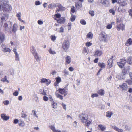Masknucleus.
<instances>
[{
	"instance_id": "nucleus-51",
	"label": "nucleus",
	"mask_w": 132,
	"mask_h": 132,
	"mask_svg": "<svg viewBox=\"0 0 132 132\" xmlns=\"http://www.w3.org/2000/svg\"><path fill=\"white\" fill-rule=\"evenodd\" d=\"M132 40L131 39H129L127 41L126 43V45L127 44H129V45H130L132 44Z\"/></svg>"
},
{
	"instance_id": "nucleus-37",
	"label": "nucleus",
	"mask_w": 132,
	"mask_h": 132,
	"mask_svg": "<svg viewBox=\"0 0 132 132\" xmlns=\"http://www.w3.org/2000/svg\"><path fill=\"white\" fill-rule=\"evenodd\" d=\"M98 65L101 68H103L105 67V65L104 63H99L98 64Z\"/></svg>"
},
{
	"instance_id": "nucleus-22",
	"label": "nucleus",
	"mask_w": 132,
	"mask_h": 132,
	"mask_svg": "<svg viewBox=\"0 0 132 132\" xmlns=\"http://www.w3.org/2000/svg\"><path fill=\"white\" fill-rule=\"evenodd\" d=\"M58 23L60 24L63 23L65 22V19L63 17H61L57 20Z\"/></svg>"
},
{
	"instance_id": "nucleus-41",
	"label": "nucleus",
	"mask_w": 132,
	"mask_h": 132,
	"mask_svg": "<svg viewBox=\"0 0 132 132\" xmlns=\"http://www.w3.org/2000/svg\"><path fill=\"white\" fill-rule=\"evenodd\" d=\"M34 56L35 58L36 59L37 61H40V59L38 56V53L35 55H34Z\"/></svg>"
},
{
	"instance_id": "nucleus-54",
	"label": "nucleus",
	"mask_w": 132,
	"mask_h": 132,
	"mask_svg": "<svg viewBox=\"0 0 132 132\" xmlns=\"http://www.w3.org/2000/svg\"><path fill=\"white\" fill-rule=\"evenodd\" d=\"M57 98H59L61 100H63V96L59 94H57L56 95Z\"/></svg>"
},
{
	"instance_id": "nucleus-8",
	"label": "nucleus",
	"mask_w": 132,
	"mask_h": 132,
	"mask_svg": "<svg viewBox=\"0 0 132 132\" xmlns=\"http://www.w3.org/2000/svg\"><path fill=\"white\" fill-rule=\"evenodd\" d=\"M9 15L7 14H1L0 18L2 21H6L8 19Z\"/></svg>"
},
{
	"instance_id": "nucleus-28",
	"label": "nucleus",
	"mask_w": 132,
	"mask_h": 132,
	"mask_svg": "<svg viewBox=\"0 0 132 132\" xmlns=\"http://www.w3.org/2000/svg\"><path fill=\"white\" fill-rule=\"evenodd\" d=\"M97 93L101 96H103L104 94V91L102 89H100L97 91Z\"/></svg>"
},
{
	"instance_id": "nucleus-45",
	"label": "nucleus",
	"mask_w": 132,
	"mask_h": 132,
	"mask_svg": "<svg viewBox=\"0 0 132 132\" xmlns=\"http://www.w3.org/2000/svg\"><path fill=\"white\" fill-rule=\"evenodd\" d=\"M56 37L54 35H52L51 36V39L53 41H55L56 39Z\"/></svg>"
},
{
	"instance_id": "nucleus-26",
	"label": "nucleus",
	"mask_w": 132,
	"mask_h": 132,
	"mask_svg": "<svg viewBox=\"0 0 132 132\" xmlns=\"http://www.w3.org/2000/svg\"><path fill=\"white\" fill-rule=\"evenodd\" d=\"M127 62L129 65L132 64V56H130L127 58Z\"/></svg>"
},
{
	"instance_id": "nucleus-20",
	"label": "nucleus",
	"mask_w": 132,
	"mask_h": 132,
	"mask_svg": "<svg viewBox=\"0 0 132 132\" xmlns=\"http://www.w3.org/2000/svg\"><path fill=\"white\" fill-rule=\"evenodd\" d=\"M66 63L68 64H70L71 61V57L69 56H67L65 58Z\"/></svg>"
},
{
	"instance_id": "nucleus-6",
	"label": "nucleus",
	"mask_w": 132,
	"mask_h": 132,
	"mask_svg": "<svg viewBox=\"0 0 132 132\" xmlns=\"http://www.w3.org/2000/svg\"><path fill=\"white\" fill-rule=\"evenodd\" d=\"M70 45L69 41L67 40H66L63 42L62 44V47L65 50H67L69 48Z\"/></svg>"
},
{
	"instance_id": "nucleus-4",
	"label": "nucleus",
	"mask_w": 132,
	"mask_h": 132,
	"mask_svg": "<svg viewBox=\"0 0 132 132\" xmlns=\"http://www.w3.org/2000/svg\"><path fill=\"white\" fill-rule=\"evenodd\" d=\"M126 62L127 61L125 59H122L120 60L119 62H117V64L120 68H122L124 66Z\"/></svg>"
},
{
	"instance_id": "nucleus-9",
	"label": "nucleus",
	"mask_w": 132,
	"mask_h": 132,
	"mask_svg": "<svg viewBox=\"0 0 132 132\" xmlns=\"http://www.w3.org/2000/svg\"><path fill=\"white\" fill-rule=\"evenodd\" d=\"M94 52V56L96 57L100 56L102 55L103 53L102 51L98 49H96Z\"/></svg>"
},
{
	"instance_id": "nucleus-21",
	"label": "nucleus",
	"mask_w": 132,
	"mask_h": 132,
	"mask_svg": "<svg viewBox=\"0 0 132 132\" xmlns=\"http://www.w3.org/2000/svg\"><path fill=\"white\" fill-rule=\"evenodd\" d=\"M18 26L17 24L15 23L13 26V29L12 30V31L13 33H15L16 31L17 30Z\"/></svg>"
},
{
	"instance_id": "nucleus-1",
	"label": "nucleus",
	"mask_w": 132,
	"mask_h": 132,
	"mask_svg": "<svg viewBox=\"0 0 132 132\" xmlns=\"http://www.w3.org/2000/svg\"><path fill=\"white\" fill-rule=\"evenodd\" d=\"M2 10L5 11H9L11 9V7L8 4L7 0H2Z\"/></svg>"
},
{
	"instance_id": "nucleus-2",
	"label": "nucleus",
	"mask_w": 132,
	"mask_h": 132,
	"mask_svg": "<svg viewBox=\"0 0 132 132\" xmlns=\"http://www.w3.org/2000/svg\"><path fill=\"white\" fill-rule=\"evenodd\" d=\"M12 26L11 22L7 21L5 22L3 25L4 29L7 32L10 31V29Z\"/></svg>"
},
{
	"instance_id": "nucleus-17",
	"label": "nucleus",
	"mask_w": 132,
	"mask_h": 132,
	"mask_svg": "<svg viewBox=\"0 0 132 132\" xmlns=\"http://www.w3.org/2000/svg\"><path fill=\"white\" fill-rule=\"evenodd\" d=\"M16 49L15 48L13 49V51L15 54V60L16 61H19L20 60L19 55L16 52Z\"/></svg>"
},
{
	"instance_id": "nucleus-23",
	"label": "nucleus",
	"mask_w": 132,
	"mask_h": 132,
	"mask_svg": "<svg viewBox=\"0 0 132 132\" xmlns=\"http://www.w3.org/2000/svg\"><path fill=\"white\" fill-rule=\"evenodd\" d=\"M30 52L33 55H35L37 53L35 48L33 46L31 47V48Z\"/></svg>"
},
{
	"instance_id": "nucleus-10",
	"label": "nucleus",
	"mask_w": 132,
	"mask_h": 132,
	"mask_svg": "<svg viewBox=\"0 0 132 132\" xmlns=\"http://www.w3.org/2000/svg\"><path fill=\"white\" fill-rule=\"evenodd\" d=\"M51 81L49 79L45 78H43L41 79L40 82L41 83H45L47 85H49L51 83Z\"/></svg>"
},
{
	"instance_id": "nucleus-25",
	"label": "nucleus",
	"mask_w": 132,
	"mask_h": 132,
	"mask_svg": "<svg viewBox=\"0 0 132 132\" xmlns=\"http://www.w3.org/2000/svg\"><path fill=\"white\" fill-rule=\"evenodd\" d=\"M123 76L122 75V72L120 74L117 75L116 78L119 80L123 79Z\"/></svg>"
},
{
	"instance_id": "nucleus-19",
	"label": "nucleus",
	"mask_w": 132,
	"mask_h": 132,
	"mask_svg": "<svg viewBox=\"0 0 132 132\" xmlns=\"http://www.w3.org/2000/svg\"><path fill=\"white\" fill-rule=\"evenodd\" d=\"M57 3L55 4L54 3H52L49 4L48 6V8L51 9H53L54 8L57 7Z\"/></svg>"
},
{
	"instance_id": "nucleus-7",
	"label": "nucleus",
	"mask_w": 132,
	"mask_h": 132,
	"mask_svg": "<svg viewBox=\"0 0 132 132\" xmlns=\"http://www.w3.org/2000/svg\"><path fill=\"white\" fill-rule=\"evenodd\" d=\"M124 25L121 23L117 22V24L116 26V28L118 31H120V30L123 31L124 29Z\"/></svg>"
},
{
	"instance_id": "nucleus-57",
	"label": "nucleus",
	"mask_w": 132,
	"mask_h": 132,
	"mask_svg": "<svg viewBox=\"0 0 132 132\" xmlns=\"http://www.w3.org/2000/svg\"><path fill=\"white\" fill-rule=\"evenodd\" d=\"M98 108L101 109H104L105 108V106L102 104H100L99 106H98Z\"/></svg>"
},
{
	"instance_id": "nucleus-44",
	"label": "nucleus",
	"mask_w": 132,
	"mask_h": 132,
	"mask_svg": "<svg viewBox=\"0 0 132 132\" xmlns=\"http://www.w3.org/2000/svg\"><path fill=\"white\" fill-rule=\"evenodd\" d=\"M7 77L5 76L4 78H3L1 79V81L3 82L6 81L7 82H9V81L7 80Z\"/></svg>"
},
{
	"instance_id": "nucleus-64",
	"label": "nucleus",
	"mask_w": 132,
	"mask_h": 132,
	"mask_svg": "<svg viewBox=\"0 0 132 132\" xmlns=\"http://www.w3.org/2000/svg\"><path fill=\"white\" fill-rule=\"evenodd\" d=\"M56 73L57 72L55 70H52L50 74L53 75L56 74Z\"/></svg>"
},
{
	"instance_id": "nucleus-33",
	"label": "nucleus",
	"mask_w": 132,
	"mask_h": 132,
	"mask_svg": "<svg viewBox=\"0 0 132 132\" xmlns=\"http://www.w3.org/2000/svg\"><path fill=\"white\" fill-rule=\"evenodd\" d=\"M101 2L105 5L108 4L109 3V1L107 0H101Z\"/></svg>"
},
{
	"instance_id": "nucleus-31",
	"label": "nucleus",
	"mask_w": 132,
	"mask_h": 132,
	"mask_svg": "<svg viewBox=\"0 0 132 132\" xmlns=\"http://www.w3.org/2000/svg\"><path fill=\"white\" fill-rule=\"evenodd\" d=\"M61 15L59 13H57L54 16V19L56 20H58V19L60 17Z\"/></svg>"
},
{
	"instance_id": "nucleus-39",
	"label": "nucleus",
	"mask_w": 132,
	"mask_h": 132,
	"mask_svg": "<svg viewBox=\"0 0 132 132\" xmlns=\"http://www.w3.org/2000/svg\"><path fill=\"white\" fill-rule=\"evenodd\" d=\"M19 125L20 126L23 127L24 126L25 124L23 121L21 120H20L19 122Z\"/></svg>"
},
{
	"instance_id": "nucleus-18",
	"label": "nucleus",
	"mask_w": 132,
	"mask_h": 132,
	"mask_svg": "<svg viewBox=\"0 0 132 132\" xmlns=\"http://www.w3.org/2000/svg\"><path fill=\"white\" fill-rule=\"evenodd\" d=\"M1 118L4 120L7 121L9 119V116H6L5 114H2L1 115Z\"/></svg>"
},
{
	"instance_id": "nucleus-55",
	"label": "nucleus",
	"mask_w": 132,
	"mask_h": 132,
	"mask_svg": "<svg viewBox=\"0 0 132 132\" xmlns=\"http://www.w3.org/2000/svg\"><path fill=\"white\" fill-rule=\"evenodd\" d=\"M56 81L57 83H59L61 81V78L59 77H57L56 78Z\"/></svg>"
},
{
	"instance_id": "nucleus-24",
	"label": "nucleus",
	"mask_w": 132,
	"mask_h": 132,
	"mask_svg": "<svg viewBox=\"0 0 132 132\" xmlns=\"http://www.w3.org/2000/svg\"><path fill=\"white\" fill-rule=\"evenodd\" d=\"M112 128L118 132H123V129L119 128L115 126H112Z\"/></svg>"
},
{
	"instance_id": "nucleus-47",
	"label": "nucleus",
	"mask_w": 132,
	"mask_h": 132,
	"mask_svg": "<svg viewBox=\"0 0 132 132\" xmlns=\"http://www.w3.org/2000/svg\"><path fill=\"white\" fill-rule=\"evenodd\" d=\"M76 7L79 8L81 7V4L80 3H77L76 4Z\"/></svg>"
},
{
	"instance_id": "nucleus-42",
	"label": "nucleus",
	"mask_w": 132,
	"mask_h": 132,
	"mask_svg": "<svg viewBox=\"0 0 132 132\" xmlns=\"http://www.w3.org/2000/svg\"><path fill=\"white\" fill-rule=\"evenodd\" d=\"M64 32V28L62 27H61L59 29L58 32L59 33H63Z\"/></svg>"
},
{
	"instance_id": "nucleus-52",
	"label": "nucleus",
	"mask_w": 132,
	"mask_h": 132,
	"mask_svg": "<svg viewBox=\"0 0 132 132\" xmlns=\"http://www.w3.org/2000/svg\"><path fill=\"white\" fill-rule=\"evenodd\" d=\"M21 15V14L20 12H19L18 14H17L16 15L18 17V19L20 21H21V20L20 18Z\"/></svg>"
},
{
	"instance_id": "nucleus-60",
	"label": "nucleus",
	"mask_w": 132,
	"mask_h": 132,
	"mask_svg": "<svg viewBox=\"0 0 132 132\" xmlns=\"http://www.w3.org/2000/svg\"><path fill=\"white\" fill-rule=\"evenodd\" d=\"M98 95L96 93H95L93 94H92L91 96V97L92 98H94V97H98Z\"/></svg>"
},
{
	"instance_id": "nucleus-13",
	"label": "nucleus",
	"mask_w": 132,
	"mask_h": 132,
	"mask_svg": "<svg viewBox=\"0 0 132 132\" xmlns=\"http://www.w3.org/2000/svg\"><path fill=\"white\" fill-rule=\"evenodd\" d=\"M97 128L98 129L103 131L106 130V127L104 125L100 124L98 126Z\"/></svg>"
},
{
	"instance_id": "nucleus-11",
	"label": "nucleus",
	"mask_w": 132,
	"mask_h": 132,
	"mask_svg": "<svg viewBox=\"0 0 132 132\" xmlns=\"http://www.w3.org/2000/svg\"><path fill=\"white\" fill-rule=\"evenodd\" d=\"M57 7H58L57 8V10L56 11V12L57 13L60 11H62L64 10V8L60 4L57 3Z\"/></svg>"
},
{
	"instance_id": "nucleus-63",
	"label": "nucleus",
	"mask_w": 132,
	"mask_h": 132,
	"mask_svg": "<svg viewBox=\"0 0 132 132\" xmlns=\"http://www.w3.org/2000/svg\"><path fill=\"white\" fill-rule=\"evenodd\" d=\"M71 15H72V14L74 13V12H75V10L74 7H72L71 8Z\"/></svg>"
},
{
	"instance_id": "nucleus-62",
	"label": "nucleus",
	"mask_w": 132,
	"mask_h": 132,
	"mask_svg": "<svg viewBox=\"0 0 132 132\" xmlns=\"http://www.w3.org/2000/svg\"><path fill=\"white\" fill-rule=\"evenodd\" d=\"M92 45V43L89 42H87L86 44V45L87 46L89 47L91 46Z\"/></svg>"
},
{
	"instance_id": "nucleus-58",
	"label": "nucleus",
	"mask_w": 132,
	"mask_h": 132,
	"mask_svg": "<svg viewBox=\"0 0 132 132\" xmlns=\"http://www.w3.org/2000/svg\"><path fill=\"white\" fill-rule=\"evenodd\" d=\"M125 128L127 130H130L131 129V127L129 126L126 125L125 126Z\"/></svg>"
},
{
	"instance_id": "nucleus-35",
	"label": "nucleus",
	"mask_w": 132,
	"mask_h": 132,
	"mask_svg": "<svg viewBox=\"0 0 132 132\" xmlns=\"http://www.w3.org/2000/svg\"><path fill=\"white\" fill-rule=\"evenodd\" d=\"M60 93L62 94H64L65 92L66 91L65 89V88L62 89L60 88L59 90Z\"/></svg>"
},
{
	"instance_id": "nucleus-59",
	"label": "nucleus",
	"mask_w": 132,
	"mask_h": 132,
	"mask_svg": "<svg viewBox=\"0 0 132 132\" xmlns=\"http://www.w3.org/2000/svg\"><path fill=\"white\" fill-rule=\"evenodd\" d=\"M3 103L5 105H8L9 104V101L8 100L4 101H3Z\"/></svg>"
},
{
	"instance_id": "nucleus-27",
	"label": "nucleus",
	"mask_w": 132,
	"mask_h": 132,
	"mask_svg": "<svg viewBox=\"0 0 132 132\" xmlns=\"http://www.w3.org/2000/svg\"><path fill=\"white\" fill-rule=\"evenodd\" d=\"M92 121L91 120L89 121L88 120V121L87 122L84 123V126H86L88 127L92 124Z\"/></svg>"
},
{
	"instance_id": "nucleus-14",
	"label": "nucleus",
	"mask_w": 132,
	"mask_h": 132,
	"mask_svg": "<svg viewBox=\"0 0 132 132\" xmlns=\"http://www.w3.org/2000/svg\"><path fill=\"white\" fill-rule=\"evenodd\" d=\"M5 36L2 32H0V43H2L5 40Z\"/></svg>"
},
{
	"instance_id": "nucleus-43",
	"label": "nucleus",
	"mask_w": 132,
	"mask_h": 132,
	"mask_svg": "<svg viewBox=\"0 0 132 132\" xmlns=\"http://www.w3.org/2000/svg\"><path fill=\"white\" fill-rule=\"evenodd\" d=\"M109 12L111 13L113 15H115V11L114 10L112 9H110L109 10Z\"/></svg>"
},
{
	"instance_id": "nucleus-36",
	"label": "nucleus",
	"mask_w": 132,
	"mask_h": 132,
	"mask_svg": "<svg viewBox=\"0 0 132 132\" xmlns=\"http://www.w3.org/2000/svg\"><path fill=\"white\" fill-rule=\"evenodd\" d=\"M129 71L128 70H127L126 68H125L122 70V75H124L126 74Z\"/></svg>"
},
{
	"instance_id": "nucleus-53",
	"label": "nucleus",
	"mask_w": 132,
	"mask_h": 132,
	"mask_svg": "<svg viewBox=\"0 0 132 132\" xmlns=\"http://www.w3.org/2000/svg\"><path fill=\"white\" fill-rule=\"evenodd\" d=\"M127 3L125 2H122L120 4V6H124L127 5Z\"/></svg>"
},
{
	"instance_id": "nucleus-61",
	"label": "nucleus",
	"mask_w": 132,
	"mask_h": 132,
	"mask_svg": "<svg viewBox=\"0 0 132 132\" xmlns=\"http://www.w3.org/2000/svg\"><path fill=\"white\" fill-rule=\"evenodd\" d=\"M9 71L10 74L12 75H13L14 74V70L13 69H10Z\"/></svg>"
},
{
	"instance_id": "nucleus-49",
	"label": "nucleus",
	"mask_w": 132,
	"mask_h": 132,
	"mask_svg": "<svg viewBox=\"0 0 132 132\" xmlns=\"http://www.w3.org/2000/svg\"><path fill=\"white\" fill-rule=\"evenodd\" d=\"M118 11L119 12H124L125 11V9H122L120 6L119 7L118 9Z\"/></svg>"
},
{
	"instance_id": "nucleus-50",
	"label": "nucleus",
	"mask_w": 132,
	"mask_h": 132,
	"mask_svg": "<svg viewBox=\"0 0 132 132\" xmlns=\"http://www.w3.org/2000/svg\"><path fill=\"white\" fill-rule=\"evenodd\" d=\"M80 23L81 24L83 25H85L86 24V21L84 19H82L80 21Z\"/></svg>"
},
{
	"instance_id": "nucleus-32",
	"label": "nucleus",
	"mask_w": 132,
	"mask_h": 132,
	"mask_svg": "<svg viewBox=\"0 0 132 132\" xmlns=\"http://www.w3.org/2000/svg\"><path fill=\"white\" fill-rule=\"evenodd\" d=\"M113 114V113L111 111H108L106 112V116L107 117L110 118L111 117V115Z\"/></svg>"
},
{
	"instance_id": "nucleus-5",
	"label": "nucleus",
	"mask_w": 132,
	"mask_h": 132,
	"mask_svg": "<svg viewBox=\"0 0 132 132\" xmlns=\"http://www.w3.org/2000/svg\"><path fill=\"white\" fill-rule=\"evenodd\" d=\"M106 38V34L105 33L102 32L100 34L99 39L100 41H103L104 42H106L107 41Z\"/></svg>"
},
{
	"instance_id": "nucleus-48",
	"label": "nucleus",
	"mask_w": 132,
	"mask_h": 132,
	"mask_svg": "<svg viewBox=\"0 0 132 132\" xmlns=\"http://www.w3.org/2000/svg\"><path fill=\"white\" fill-rule=\"evenodd\" d=\"M41 3L38 0H37L35 1V4L36 5H41Z\"/></svg>"
},
{
	"instance_id": "nucleus-12",
	"label": "nucleus",
	"mask_w": 132,
	"mask_h": 132,
	"mask_svg": "<svg viewBox=\"0 0 132 132\" xmlns=\"http://www.w3.org/2000/svg\"><path fill=\"white\" fill-rule=\"evenodd\" d=\"M50 128L53 132H62L60 130L58 129H56L54 125H50Z\"/></svg>"
},
{
	"instance_id": "nucleus-40",
	"label": "nucleus",
	"mask_w": 132,
	"mask_h": 132,
	"mask_svg": "<svg viewBox=\"0 0 132 132\" xmlns=\"http://www.w3.org/2000/svg\"><path fill=\"white\" fill-rule=\"evenodd\" d=\"M3 51L5 52H10L11 51V50L8 48L5 47V48L3 49Z\"/></svg>"
},
{
	"instance_id": "nucleus-46",
	"label": "nucleus",
	"mask_w": 132,
	"mask_h": 132,
	"mask_svg": "<svg viewBox=\"0 0 132 132\" xmlns=\"http://www.w3.org/2000/svg\"><path fill=\"white\" fill-rule=\"evenodd\" d=\"M76 16L73 15H72L70 18V20L72 22H73L75 20Z\"/></svg>"
},
{
	"instance_id": "nucleus-38",
	"label": "nucleus",
	"mask_w": 132,
	"mask_h": 132,
	"mask_svg": "<svg viewBox=\"0 0 132 132\" xmlns=\"http://www.w3.org/2000/svg\"><path fill=\"white\" fill-rule=\"evenodd\" d=\"M51 105L53 108L56 109V106L57 105V104L56 103L54 102V101H53L51 102Z\"/></svg>"
},
{
	"instance_id": "nucleus-16",
	"label": "nucleus",
	"mask_w": 132,
	"mask_h": 132,
	"mask_svg": "<svg viewBox=\"0 0 132 132\" xmlns=\"http://www.w3.org/2000/svg\"><path fill=\"white\" fill-rule=\"evenodd\" d=\"M119 87L123 90L126 91L127 88V86L126 83H124L122 85H120Z\"/></svg>"
},
{
	"instance_id": "nucleus-15",
	"label": "nucleus",
	"mask_w": 132,
	"mask_h": 132,
	"mask_svg": "<svg viewBox=\"0 0 132 132\" xmlns=\"http://www.w3.org/2000/svg\"><path fill=\"white\" fill-rule=\"evenodd\" d=\"M113 56H112V58H111L107 61L108 63V67L109 68H110L112 66V64H113V59L112 58H113Z\"/></svg>"
},
{
	"instance_id": "nucleus-30",
	"label": "nucleus",
	"mask_w": 132,
	"mask_h": 132,
	"mask_svg": "<svg viewBox=\"0 0 132 132\" xmlns=\"http://www.w3.org/2000/svg\"><path fill=\"white\" fill-rule=\"evenodd\" d=\"M89 52L88 50L86 47H84L83 50V53L86 55H87Z\"/></svg>"
},
{
	"instance_id": "nucleus-3",
	"label": "nucleus",
	"mask_w": 132,
	"mask_h": 132,
	"mask_svg": "<svg viewBox=\"0 0 132 132\" xmlns=\"http://www.w3.org/2000/svg\"><path fill=\"white\" fill-rule=\"evenodd\" d=\"M79 117L81 122L82 123H85L88 121V116L86 114H82L79 115Z\"/></svg>"
},
{
	"instance_id": "nucleus-56",
	"label": "nucleus",
	"mask_w": 132,
	"mask_h": 132,
	"mask_svg": "<svg viewBox=\"0 0 132 132\" xmlns=\"http://www.w3.org/2000/svg\"><path fill=\"white\" fill-rule=\"evenodd\" d=\"M89 13L92 16H93L94 15V12L93 10L89 11Z\"/></svg>"
},
{
	"instance_id": "nucleus-34",
	"label": "nucleus",
	"mask_w": 132,
	"mask_h": 132,
	"mask_svg": "<svg viewBox=\"0 0 132 132\" xmlns=\"http://www.w3.org/2000/svg\"><path fill=\"white\" fill-rule=\"evenodd\" d=\"M48 51L50 54L52 55H54L56 54V53L55 51H53L51 48H50L48 50Z\"/></svg>"
},
{
	"instance_id": "nucleus-29",
	"label": "nucleus",
	"mask_w": 132,
	"mask_h": 132,
	"mask_svg": "<svg viewBox=\"0 0 132 132\" xmlns=\"http://www.w3.org/2000/svg\"><path fill=\"white\" fill-rule=\"evenodd\" d=\"M93 37V34L91 32H89L87 35L86 37L89 39H92Z\"/></svg>"
}]
</instances>
